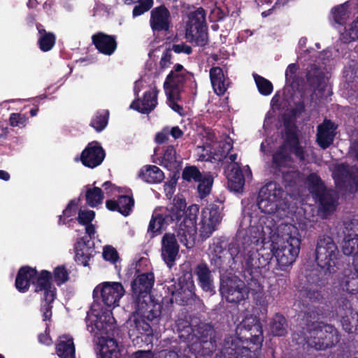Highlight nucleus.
<instances>
[{"label":"nucleus","instance_id":"obj_28","mask_svg":"<svg viewBox=\"0 0 358 358\" xmlns=\"http://www.w3.org/2000/svg\"><path fill=\"white\" fill-rule=\"evenodd\" d=\"M134 199L132 193L130 195H120L117 199H108L106 201V208L110 211H117L123 216L130 215L134 206Z\"/></svg>","mask_w":358,"mask_h":358},{"label":"nucleus","instance_id":"obj_36","mask_svg":"<svg viewBox=\"0 0 358 358\" xmlns=\"http://www.w3.org/2000/svg\"><path fill=\"white\" fill-rule=\"evenodd\" d=\"M56 345V352L61 358H75V345L72 337H64Z\"/></svg>","mask_w":358,"mask_h":358},{"label":"nucleus","instance_id":"obj_40","mask_svg":"<svg viewBox=\"0 0 358 358\" xmlns=\"http://www.w3.org/2000/svg\"><path fill=\"white\" fill-rule=\"evenodd\" d=\"M350 16V11L347 3L334 6L331 8L330 18L338 24L345 23Z\"/></svg>","mask_w":358,"mask_h":358},{"label":"nucleus","instance_id":"obj_32","mask_svg":"<svg viewBox=\"0 0 358 358\" xmlns=\"http://www.w3.org/2000/svg\"><path fill=\"white\" fill-rule=\"evenodd\" d=\"M227 187L231 192H243L245 178L239 164H234L227 174Z\"/></svg>","mask_w":358,"mask_h":358},{"label":"nucleus","instance_id":"obj_34","mask_svg":"<svg viewBox=\"0 0 358 358\" xmlns=\"http://www.w3.org/2000/svg\"><path fill=\"white\" fill-rule=\"evenodd\" d=\"M138 177L143 181L155 184L160 183L164 179L163 171L155 165L143 166L139 171Z\"/></svg>","mask_w":358,"mask_h":358},{"label":"nucleus","instance_id":"obj_23","mask_svg":"<svg viewBox=\"0 0 358 358\" xmlns=\"http://www.w3.org/2000/svg\"><path fill=\"white\" fill-rule=\"evenodd\" d=\"M176 236L174 234L165 233L161 241V256L169 268L175 265L179 252L180 246Z\"/></svg>","mask_w":358,"mask_h":358},{"label":"nucleus","instance_id":"obj_14","mask_svg":"<svg viewBox=\"0 0 358 358\" xmlns=\"http://www.w3.org/2000/svg\"><path fill=\"white\" fill-rule=\"evenodd\" d=\"M155 283L153 273L138 275L131 282V297L134 305L158 304L152 299L150 293Z\"/></svg>","mask_w":358,"mask_h":358},{"label":"nucleus","instance_id":"obj_26","mask_svg":"<svg viewBox=\"0 0 358 358\" xmlns=\"http://www.w3.org/2000/svg\"><path fill=\"white\" fill-rule=\"evenodd\" d=\"M92 41L96 49L104 55H112L117 48L116 36L101 31L93 34Z\"/></svg>","mask_w":358,"mask_h":358},{"label":"nucleus","instance_id":"obj_57","mask_svg":"<svg viewBox=\"0 0 358 358\" xmlns=\"http://www.w3.org/2000/svg\"><path fill=\"white\" fill-rule=\"evenodd\" d=\"M27 118L25 115L21 113H11L9 122L12 127H23L26 124Z\"/></svg>","mask_w":358,"mask_h":358},{"label":"nucleus","instance_id":"obj_35","mask_svg":"<svg viewBox=\"0 0 358 358\" xmlns=\"http://www.w3.org/2000/svg\"><path fill=\"white\" fill-rule=\"evenodd\" d=\"M36 29L39 34L38 39L39 48L43 52L50 51L54 47L56 42L55 34L46 31L43 26L40 23L36 24Z\"/></svg>","mask_w":358,"mask_h":358},{"label":"nucleus","instance_id":"obj_58","mask_svg":"<svg viewBox=\"0 0 358 358\" xmlns=\"http://www.w3.org/2000/svg\"><path fill=\"white\" fill-rule=\"evenodd\" d=\"M172 51L173 50H171V48H166L165 50L163 52L161 59L159 61V66L161 69H167L172 64Z\"/></svg>","mask_w":358,"mask_h":358},{"label":"nucleus","instance_id":"obj_49","mask_svg":"<svg viewBox=\"0 0 358 358\" xmlns=\"http://www.w3.org/2000/svg\"><path fill=\"white\" fill-rule=\"evenodd\" d=\"M203 176V173H202L196 166H187L182 173V178L187 182H197L201 180Z\"/></svg>","mask_w":358,"mask_h":358},{"label":"nucleus","instance_id":"obj_60","mask_svg":"<svg viewBox=\"0 0 358 358\" xmlns=\"http://www.w3.org/2000/svg\"><path fill=\"white\" fill-rule=\"evenodd\" d=\"M171 50L177 54L184 53L185 55H190L192 52V47L185 43L173 44Z\"/></svg>","mask_w":358,"mask_h":358},{"label":"nucleus","instance_id":"obj_51","mask_svg":"<svg viewBox=\"0 0 358 358\" xmlns=\"http://www.w3.org/2000/svg\"><path fill=\"white\" fill-rule=\"evenodd\" d=\"M166 94L169 107L178 114L182 115L184 113V108L177 103L181 99V94L169 92H166Z\"/></svg>","mask_w":358,"mask_h":358},{"label":"nucleus","instance_id":"obj_42","mask_svg":"<svg viewBox=\"0 0 358 358\" xmlns=\"http://www.w3.org/2000/svg\"><path fill=\"white\" fill-rule=\"evenodd\" d=\"M108 118L109 111L108 110H98L92 118L90 126L97 132H101L106 127Z\"/></svg>","mask_w":358,"mask_h":358},{"label":"nucleus","instance_id":"obj_61","mask_svg":"<svg viewBox=\"0 0 358 358\" xmlns=\"http://www.w3.org/2000/svg\"><path fill=\"white\" fill-rule=\"evenodd\" d=\"M338 304L340 310H343L345 315H347L348 313H352V305L350 299L341 296L338 301Z\"/></svg>","mask_w":358,"mask_h":358},{"label":"nucleus","instance_id":"obj_18","mask_svg":"<svg viewBox=\"0 0 358 358\" xmlns=\"http://www.w3.org/2000/svg\"><path fill=\"white\" fill-rule=\"evenodd\" d=\"M192 78H194V74L192 72L188 71L180 64H175L164 83L165 92L181 94L185 84Z\"/></svg>","mask_w":358,"mask_h":358},{"label":"nucleus","instance_id":"obj_50","mask_svg":"<svg viewBox=\"0 0 358 358\" xmlns=\"http://www.w3.org/2000/svg\"><path fill=\"white\" fill-rule=\"evenodd\" d=\"M52 280L57 286H61L69 280V273L64 265L55 267L53 270Z\"/></svg>","mask_w":358,"mask_h":358},{"label":"nucleus","instance_id":"obj_29","mask_svg":"<svg viewBox=\"0 0 358 358\" xmlns=\"http://www.w3.org/2000/svg\"><path fill=\"white\" fill-rule=\"evenodd\" d=\"M94 245V243H92ZM75 261L78 265L87 266L89 265L88 262L90 259L94 256V248L90 244V240L87 237L83 236L75 243Z\"/></svg>","mask_w":358,"mask_h":358},{"label":"nucleus","instance_id":"obj_24","mask_svg":"<svg viewBox=\"0 0 358 358\" xmlns=\"http://www.w3.org/2000/svg\"><path fill=\"white\" fill-rule=\"evenodd\" d=\"M231 139H229V141H225L220 144V148L221 150H218L219 153H214L211 151H208L206 150V147H203V151H206V153H203L201 155L200 157L203 161H210L213 160L223 162V163L229 164L228 169H231L232 166L234 164H238L236 162V159H237L236 154H230L231 150L233 149V143L231 142Z\"/></svg>","mask_w":358,"mask_h":358},{"label":"nucleus","instance_id":"obj_56","mask_svg":"<svg viewBox=\"0 0 358 358\" xmlns=\"http://www.w3.org/2000/svg\"><path fill=\"white\" fill-rule=\"evenodd\" d=\"M95 217V212L92 210H80L78 211V215L76 217L78 223L81 225H86L92 223V220Z\"/></svg>","mask_w":358,"mask_h":358},{"label":"nucleus","instance_id":"obj_6","mask_svg":"<svg viewBox=\"0 0 358 358\" xmlns=\"http://www.w3.org/2000/svg\"><path fill=\"white\" fill-rule=\"evenodd\" d=\"M216 331L209 323L194 325L182 358H211L216 349Z\"/></svg>","mask_w":358,"mask_h":358},{"label":"nucleus","instance_id":"obj_21","mask_svg":"<svg viewBox=\"0 0 358 358\" xmlns=\"http://www.w3.org/2000/svg\"><path fill=\"white\" fill-rule=\"evenodd\" d=\"M106 157L104 149L97 141L89 143L80 155V162L88 168L94 169L101 165Z\"/></svg>","mask_w":358,"mask_h":358},{"label":"nucleus","instance_id":"obj_44","mask_svg":"<svg viewBox=\"0 0 358 358\" xmlns=\"http://www.w3.org/2000/svg\"><path fill=\"white\" fill-rule=\"evenodd\" d=\"M340 39L345 43L358 41V16L341 33Z\"/></svg>","mask_w":358,"mask_h":358},{"label":"nucleus","instance_id":"obj_45","mask_svg":"<svg viewBox=\"0 0 358 358\" xmlns=\"http://www.w3.org/2000/svg\"><path fill=\"white\" fill-rule=\"evenodd\" d=\"M103 192L100 187H94L86 191V203L90 207H96L103 202Z\"/></svg>","mask_w":358,"mask_h":358},{"label":"nucleus","instance_id":"obj_55","mask_svg":"<svg viewBox=\"0 0 358 358\" xmlns=\"http://www.w3.org/2000/svg\"><path fill=\"white\" fill-rule=\"evenodd\" d=\"M103 258L112 264H116L120 259L119 254L116 249L112 245H106L103 250Z\"/></svg>","mask_w":358,"mask_h":358},{"label":"nucleus","instance_id":"obj_7","mask_svg":"<svg viewBox=\"0 0 358 358\" xmlns=\"http://www.w3.org/2000/svg\"><path fill=\"white\" fill-rule=\"evenodd\" d=\"M124 294V288L119 282H104L97 285L93 290L94 310L103 311L106 320L112 314V309L119 306L120 299Z\"/></svg>","mask_w":358,"mask_h":358},{"label":"nucleus","instance_id":"obj_8","mask_svg":"<svg viewBox=\"0 0 358 358\" xmlns=\"http://www.w3.org/2000/svg\"><path fill=\"white\" fill-rule=\"evenodd\" d=\"M303 336L309 345L322 350L331 348L339 341L337 331L331 326L313 322L303 329Z\"/></svg>","mask_w":358,"mask_h":358},{"label":"nucleus","instance_id":"obj_25","mask_svg":"<svg viewBox=\"0 0 358 358\" xmlns=\"http://www.w3.org/2000/svg\"><path fill=\"white\" fill-rule=\"evenodd\" d=\"M159 90L156 87L144 92L143 98L134 99L129 108L141 114H149L157 105V96Z\"/></svg>","mask_w":358,"mask_h":358},{"label":"nucleus","instance_id":"obj_15","mask_svg":"<svg viewBox=\"0 0 358 358\" xmlns=\"http://www.w3.org/2000/svg\"><path fill=\"white\" fill-rule=\"evenodd\" d=\"M244 281L235 274L221 273L220 275V289L221 296L229 303H238L245 300L243 290Z\"/></svg>","mask_w":358,"mask_h":358},{"label":"nucleus","instance_id":"obj_48","mask_svg":"<svg viewBox=\"0 0 358 358\" xmlns=\"http://www.w3.org/2000/svg\"><path fill=\"white\" fill-rule=\"evenodd\" d=\"M343 239L358 238V220H348L343 223Z\"/></svg>","mask_w":358,"mask_h":358},{"label":"nucleus","instance_id":"obj_16","mask_svg":"<svg viewBox=\"0 0 358 358\" xmlns=\"http://www.w3.org/2000/svg\"><path fill=\"white\" fill-rule=\"evenodd\" d=\"M178 287L176 293L173 292V294L177 295L176 300H179L182 305L188 304L189 300L196 296L192 271L189 264L180 266Z\"/></svg>","mask_w":358,"mask_h":358},{"label":"nucleus","instance_id":"obj_52","mask_svg":"<svg viewBox=\"0 0 358 358\" xmlns=\"http://www.w3.org/2000/svg\"><path fill=\"white\" fill-rule=\"evenodd\" d=\"M254 78L259 92L263 95H269L273 91V85L264 78L254 74Z\"/></svg>","mask_w":358,"mask_h":358},{"label":"nucleus","instance_id":"obj_12","mask_svg":"<svg viewBox=\"0 0 358 358\" xmlns=\"http://www.w3.org/2000/svg\"><path fill=\"white\" fill-rule=\"evenodd\" d=\"M286 193L282 187L275 182H268L259 192L257 205L264 213L271 214L285 205Z\"/></svg>","mask_w":358,"mask_h":358},{"label":"nucleus","instance_id":"obj_63","mask_svg":"<svg viewBox=\"0 0 358 358\" xmlns=\"http://www.w3.org/2000/svg\"><path fill=\"white\" fill-rule=\"evenodd\" d=\"M102 187L106 192V194H113L115 190L117 189V191L120 192V188H117L114 184H113L110 181H106L103 183Z\"/></svg>","mask_w":358,"mask_h":358},{"label":"nucleus","instance_id":"obj_33","mask_svg":"<svg viewBox=\"0 0 358 358\" xmlns=\"http://www.w3.org/2000/svg\"><path fill=\"white\" fill-rule=\"evenodd\" d=\"M209 76L215 93L219 96L223 95L227 90L228 84L222 69L220 66L212 67Z\"/></svg>","mask_w":358,"mask_h":358},{"label":"nucleus","instance_id":"obj_47","mask_svg":"<svg viewBox=\"0 0 358 358\" xmlns=\"http://www.w3.org/2000/svg\"><path fill=\"white\" fill-rule=\"evenodd\" d=\"M176 163V151L173 145H169L164 150L161 165L169 170L173 168Z\"/></svg>","mask_w":358,"mask_h":358},{"label":"nucleus","instance_id":"obj_19","mask_svg":"<svg viewBox=\"0 0 358 358\" xmlns=\"http://www.w3.org/2000/svg\"><path fill=\"white\" fill-rule=\"evenodd\" d=\"M357 173V169H350L348 165L342 164L336 168L333 176L338 187L354 192L358 189Z\"/></svg>","mask_w":358,"mask_h":358},{"label":"nucleus","instance_id":"obj_27","mask_svg":"<svg viewBox=\"0 0 358 358\" xmlns=\"http://www.w3.org/2000/svg\"><path fill=\"white\" fill-rule=\"evenodd\" d=\"M194 274L196 276L198 285L203 292L209 295L215 294L213 278L206 263L198 264L194 268Z\"/></svg>","mask_w":358,"mask_h":358},{"label":"nucleus","instance_id":"obj_37","mask_svg":"<svg viewBox=\"0 0 358 358\" xmlns=\"http://www.w3.org/2000/svg\"><path fill=\"white\" fill-rule=\"evenodd\" d=\"M343 253L352 257V264L358 266V238L343 239L341 243Z\"/></svg>","mask_w":358,"mask_h":358},{"label":"nucleus","instance_id":"obj_62","mask_svg":"<svg viewBox=\"0 0 358 358\" xmlns=\"http://www.w3.org/2000/svg\"><path fill=\"white\" fill-rule=\"evenodd\" d=\"M297 71V66L295 64H291L288 66L285 71V77L287 81H291L294 78L295 73Z\"/></svg>","mask_w":358,"mask_h":358},{"label":"nucleus","instance_id":"obj_10","mask_svg":"<svg viewBox=\"0 0 358 358\" xmlns=\"http://www.w3.org/2000/svg\"><path fill=\"white\" fill-rule=\"evenodd\" d=\"M305 185L310 193L319 202L322 210L329 213L335 209L336 194L333 190L326 189L324 182L317 173H310L306 178Z\"/></svg>","mask_w":358,"mask_h":358},{"label":"nucleus","instance_id":"obj_46","mask_svg":"<svg viewBox=\"0 0 358 358\" xmlns=\"http://www.w3.org/2000/svg\"><path fill=\"white\" fill-rule=\"evenodd\" d=\"M286 319L281 315H275L271 323V331L275 336H282L287 333Z\"/></svg>","mask_w":358,"mask_h":358},{"label":"nucleus","instance_id":"obj_1","mask_svg":"<svg viewBox=\"0 0 358 358\" xmlns=\"http://www.w3.org/2000/svg\"><path fill=\"white\" fill-rule=\"evenodd\" d=\"M184 199L174 198L173 203L166 207L156 208L150 220L147 236L152 239L162 234L168 226L176 231L180 242L190 248L194 244L196 235V218L199 208L190 206L186 210Z\"/></svg>","mask_w":358,"mask_h":358},{"label":"nucleus","instance_id":"obj_17","mask_svg":"<svg viewBox=\"0 0 358 358\" xmlns=\"http://www.w3.org/2000/svg\"><path fill=\"white\" fill-rule=\"evenodd\" d=\"M245 318H243L242 322L236 327L235 336L225 337L219 358H238L246 350L243 345L245 341L243 339V337L241 336L243 330L246 329Z\"/></svg>","mask_w":358,"mask_h":358},{"label":"nucleus","instance_id":"obj_2","mask_svg":"<svg viewBox=\"0 0 358 358\" xmlns=\"http://www.w3.org/2000/svg\"><path fill=\"white\" fill-rule=\"evenodd\" d=\"M210 250V264L220 275L231 271L245 278L246 227L243 222L231 242L225 236L215 237Z\"/></svg>","mask_w":358,"mask_h":358},{"label":"nucleus","instance_id":"obj_5","mask_svg":"<svg viewBox=\"0 0 358 358\" xmlns=\"http://www.w3.org/2000/svg\"><path fill=\"white\" fill-rule=\"evenodd\" d=\"M273 249L279 266L292 265L300 250L298 229L291 224H280L272 236Z\"/></svg>","mask_w":358,"mask_h":358},{"label":"nucleus","instance_id":"obj_53","mask_svg":"<svg viewBox=\"0 0 358 358\" xmlns=\"http://www.w3.org/2000/svg\"><path fill=\"white\" fill-rule=\"evenodd\" d=\"M199 224V236L202 240H205L209 238L217 227L216 224L208 222L207 220L204 219L202 217Z\"/></svg>","mask_w":358,"mask_h":358},{"label":"nucleus","instance_id":"obj_38","mask_svg":"<svg viewBox=\"0 0 358 358\" xmlns=\"http://www.w3.org/2000/svg\"><path fill=\"white\" fill-rule=\"evenodd\" d=\"M222 203H212L209 208L203 209L201 212V217L207 220L208 222H212L217 226L220 223L222 215L221 206Z\"/></svg>","mask_w":358,"mask_h":358},{"label":"nucleus","instance_id":"obj_30","mask_svg":"<svg viewBox=\"0 0 358 358\" xmlns=\"http://www.w3.org/2000/svg\"><path fill=\"white\" fill-rule=\"evenodd\" d=\"M262 278L259 275H257L255 277L252 276L250 281L248 280V294L250 293L252 294L257 308L261 313H264L267 303L263 286L260 282Z\"/></svg>","mask_w":358,"mask_h":358},{"label":"nucleus","instance_id":"obj_4","mask_svg":"<svg viewBox=\"0 0 358 358\" xmlns=\"http://www.w3.org/2000/svg\"><path fill=\"white\" fill-rule=\"evenodd\" d=\"M135 310L127 321L129 337L136 344H152V326L161 315L160 304L134 305Z\"/></svg>","mask_w":358,"mask_h":358},{"label":"nucleus","instance_id":"obj_54","mask_svg":"<svg viewBox=\"0 0 358 358\" xmlns=\"http://www.w3.org/2000/svg\"><path fill=\"white\" fill-rule=\"evenodd\" d=\"M138 4L136 5L132 10L134 17H138L150 10L154 4V0H138Z\"/></svg>","mask_w":358,"mask_h":358},{"label":"nucleus","instance_id":"obj_9","mask_svg":"<svg viewBox=\"0 0 358 358\" xmlns=\"http://www.w3.org/2000/svg\"><path fill=\"white\" fill-rule=\"evenodd\" d=\"M311 152L310 147L301 145L298 138L292 134L273 155V162L278 167H290L293 163L292 154H294L300 161L303 162L307 159Z\"/></svg>","mask_w":358,"mask_h":358},{"label":"nucleus","instance_id":"obj_20","mask_svg":"<svg viewBox=\"0 0 358 358\" xmlns=\"http://www.w3.org/2000/svg\"><path fill=\"white\" fill-rule=\"evenodd\" d=\"M308 83L314 87L311 100L315 103L326 101L332 94L327 83V78L318 71H310L307 75Z\"/></svg>","mask_w":358,"mask_h":358},{"label":"nucleus","instance_id":"obj_43","mask_svg":"<svg viewBox=\"0 0 358 358\" xmlns=\"http://www.w3.org/2000/svg\"><path fill=\"white\" fill-rule=\"evenodd\" d=\"M214 178L210 172H204L201 180L197 182V192L201 198L207 196L211 192Z\"/></svg>","mask_w":358,"mask_h":358},{"label":"nucleus","instance_id":"obj_13","mask_svg":"<svg viewBox=\"0 0 358 358\" xmlns=\"http://www.w3.org/2000/svg\"><path fill=\"white\" fill-rule=\"evenodd\" d=\"M206 16V10L199 7L189 13L186 24L187 38L200 47L207 45L209 41Z\"/></svg>","mask_w":358,"mask_h":358},{"label":"nucleus","instance_id":"obj_11","mask_svg":"<svg viewBox=\"0 0 358 358\" xmlns=\"http://www.w3.org/2000/svg\"><path fill=\"white\" fill-rule=\"evenodd\" d=\"M339 251L333 239L329 236H320L315 250L317 265L324 274L336 272Z\"/></svg>","mask_w":358,"mask_h":358},{"label":"nucleus","instance_id":"obj_41","mask_svg":"<svg viewBox=\"0 0 358 358\" xmlns=\"http://www.w3.org/2000/svg\"><path fill=\"white\" fill-rule=\"evenodd\" d=\"M120 355L117 343L113 339H110L106 345H101L97 358H120Z\"/></svg>","mask_w":358,"mask_h":358},{"label":"nucleus","instance_id":"obj_39","mask_svg":"<svg viewBox=\"0 0 358 358\" xmlns=\"http://www.w3.org/2000/svg\"><path fill=\"white\" fill-rule=\"evenodd\" d=\"M176 326L178 332V337L181 341L186 342L193 331L194 326L185 315L184 317H179L176 321Z\"/></svg>","mask_w":358,"mask_h":358},{"label":"nucleus","instance_id":"obj_31","mask_svg":"<svg viewBox=\"0 0 358 358\" xmlns=\"http://www.w3.org/2000/svg\"><path fill=\"white\" fill-rule=\"evenodd\" d=\"M336 126L330 120H325L317 127V142L322 148L329 147L336 136Z\"/></svg>","mask_w":358,"mask_h":358},{"label":"nucleus","instance_id":"obj_64","mask_svg":"<svg viewBox=\"0 0 358 358\" xmlns=\"http://www.w3.org/2000/svg\"><path fill=\"white\" fill-rule=\"evenodd\" d=\"M158 358H180L178 354L173 350H163Z\"/></svg>","mask_w":358,"mask_h":358},{"label":"nucleus","instance_id":"obj_3","mask_svg":"<svg viewBox=\"0 0 358 358\" xmlns=\"http://www.w3.org/2000/svg\"><path fill=\"white\" fill-rule=\"evenodd\" d=\"M34 287V292H43L40 311L43 321H50L52 315L53 302L57 297V288L52 284V274L47 270L38 272L36 268L23 266L17 271L15 285L18 292H27L30 285Z\"/></svg>","mask_w":358,"mask_h":358},{"label":"nucleus","instance_id":"obj_22","mask_svg":"<svg viewBox=\"0 0 358 358\" xmlns=\"http://www.w3.org/2000/svg\"><path fill=\"white\" fill-rule=\"evenodd\" d=\"M150 26L154 33L168 31L171 27V17L169 10L160 5L150 12Z\"/></svg>","mask_w":358,"mask_h":358},{"label":"nucleus","instance_id":"obj_59","mask_svg":"<svg viewBox=\"0 0 358 358\" xmlns=\"http://www.w3.org/2000/svg\"><path fill=\"white\" fill-rule=\"evenodd\" d=\"M79 199H71L63 210L64 216L70 218L76 214V209Z\"/></svg>","mask_w":358,"mask_h":358}]
</instances>
